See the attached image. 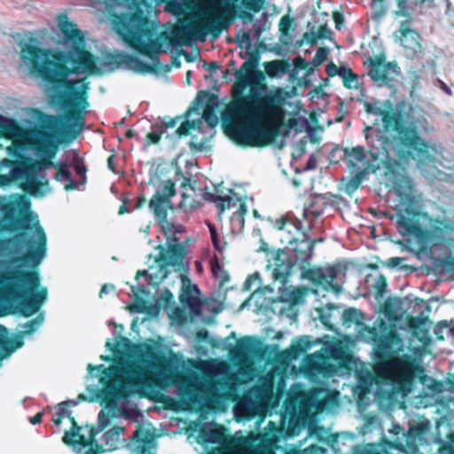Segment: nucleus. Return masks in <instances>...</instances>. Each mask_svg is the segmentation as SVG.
Returning a JSON list of instances; mask_svg holds the SVG:
<instances>
[{
  "instance_id": "f257e3e1",
  "label": "nucleus",
  "mask_w": 454,
  "mask_h": 454,
  "mask_svg": "<svg viewBox=\"0 0 454 454\" xmlns=\"http://www.w3.org/2000/svg\"><path fill=\"white\" fill-rule=\"evenodd\" d=\"M236 71L231 100L223 113L225 133L235 143L248 147H266L280 135L285 97L280 88L268 90L265 74L257 69L258 51Z\"/></svg>"
},
{
  "instance_id": "f03ea898",
  "label": "nucleus",
  "mask_w": 454,
  "mask_h": 454,
  "mask_svg": "<svg viewBox=\"0 0 454 454\" xmlns=\"http://www.w3.org/2000/svg\"><path fill=\"white\" fill-rule=\"evenodd\" d=\"M59 30L65 50H59V148L67 146L82 133L90 106V82L87 77L71 79L72 74H100L98 57L86 49L85 35L68 20L59 14ZM61 43L59 40V44Z\"/></svg>"
},
{
  "instance_id": "7ed1b4c3",
  "label": "nucleus",
  "mask_w": 454,
  "mask_h": 454,
  "mask_svg": "<svg viewBox=\"0 0 454 454\" xmlns=\"http://www.w3.org/2000/svg\"><path fill=\"white\" fill-rule=\"evenodd\" d=\"M16 254L11 262L0 261V308L9 313L28 317L37 313L47 298V290H38L40 278L35 271L22 269L37 266L45 255L46 235L38 221L34 231L15 235ZM7 329L0 325V349L8 348Z\"/></svg>"
},
{
  "instance_id": "20e7f679",
  "label": "nucleus",
  "mask_w": 454,
  "mask_h": 454,
  "mask_svg": "<svg viewBox=\"0 0 454 454\" xmlns=\"http://www.w3.org/2000/svg\"><path fill=\"white\" fill-rule=\"evenodd\" d=\"M359 336L374 345L373 372L365 371L358 375L361 386L368 388L373 383H410L414 374V363L408 356H395L403 350V340L394 325L378 318L375 326L364 325Z\"/></svg>"
},
{
  "instance_id": "39448f33",
  "label": "nucleus",
  "mask_w": 454,
  "mask_h": 454,
  "mask_svg": "<svg viewBox=\"0 0 454 454\" xmlns=\"http://www.w3.org/2000/svg\"><path fill=\"white\" fill-rule=\"evenodd\" d=\"M426 153L421 155L417 153H411L407 159H402L395 154V150L387 148V154H371L374 160H380L386 169L385 176L387 182L393 186L395 193L401 201L407 203L403 208L396 212L397 231L402 236L413 237L420 243H427L430 239L431 231L423 226L422 218H427V214L422 213L414 207V197L411 195L412 185L410 179L399 172L401 163H409L411 160L417 162L419 166H427L435 161L434 146L426 139Z\"/></svg>"
},
{
  "instance_id": "423d86ee",
  "label": "nucleus",
  "mask_w": 454,
  "mask_h": 454,
  "mask_svg": "<svg viewBox=\"0 0 454 454\" xmlns=\"http://www.w3.org/2000/svg\"><path fill=\"white\" fill-rule=\"evenodd\" d=\"M367 114L381 117L384 131L366 127L364 136L370 147V154L386 155L387 148L402 159H407L411 153H426L427 143L418 127L408 122L401 111L383 109L377 103H364Z\"/></svg>"
},
{
  "instance_id": "0eeeda50",
  "label": "nucleus",
  "mask_w": 454,
  "mask_h": 454,
  "mask_svg": "<svg viewBox=\"0 0 454 454\" xmlns=\"http://www.w3.org/2000/svg\"><path fill=\"white\" fill-rule=\"evenodd\" d=\"M176 194V184L170 179L162 181L148 202V207L167 239V246L157 247L159 254L155 262L159 267L160 279L166 278L169 274L168 267L174 268L175 270H183L186 267L184 261L188 254L187 247L178 242L175 237L176 234L184 232V228L168 219V210L174 209L171 199Z\"/></svg>"
},
{
  "instance_id": "6e6552de",
  "label": "nucleus",
  "mask_w": 454,
  "mask_h": 454,
  "mask_svg": "<svg viewBox=\"0 0 454 454\" xmlns=\"http://www.w3.org/2000/svg\"><path fill=\"white\" fill-rule=\"evenodd\" d=\"M115 27L125 43L153 61V64H148L137 56L123 54L121 56V63L141 74H154L161 70L160 60L157 56L161 51V43L157 40H152L153 31L150 27L149 19L145 14H123L115 21Z\"/></svg>"
},
{
  "instance_id": "1a4fd4ad",
  "label": "nucleus",
  "mask_w": 454,
  "mask_h": 454,
  "mask_svg": "<svg viewBox=\"0 0 454 454\" xmlns=\"http://www.w3.org/2000/svg\"><path fill=\"white\" fill-rule=\"evenodd\" d=\"M27 129L17 120L0 114V135L7 139L26 140L32 153L41 160H51L57 153V115L33 109Z\"/></svg>"
},
{
  "instance_id": "9d476101",
  "label": "nucleus",
  "mask_w": 454,
  "mask_h": 454,
  "mask_svg": "<svg viewBox=\"0 0 454 454\" xmlns=\"http://www.w3.org/2000/svg\"><path fill=\"white\" fill-rule=\"evenodd\" d=\"M20 59L28 74L44 84L49 105L57 109V48H43L42 42L28 35L19 43Z\"/></svg>"
},
{
  "instance_id": "9b49d317",
  "label": "nucleus",
  "mask_w": 454,
  "mask_h": 454,
  "mask_svg": "<svg viewBox=\"0 0 454 454\" xmlns=\"http://www.w3.org/2000/svg\"><path fill=\"white\" fill-rule=\"evenodd\" d=\"M207 5L200 13V19L190 26L173 30L178 43L187 44L192 36L204 41L207 34L214 39L232 22L236 8L229 0H206Z\"/></svg>"
},
{
  "instance_id": "f8f14e48",
  "label": "nucleus",
  "mask_w": 454,
  "mask_h": 454,
  "mask_svg": "<svg viewBox=\"0 0 454 454\" xmlns=\"http://www.w3.org/2000/svg\"><path fill=\"white\" fill-rule=\"evenodd\" d=\"M87 370L90 374L94 371H102L99 380L103 387L98 396L101 397V403H105L107 407H114L118 399L125 398L128 395L126 383L131 386H139L143 384L146 374L145 369L135 362L129 363L123 370L125 377L119 373L117 368H105L103 364H89Z\"/></svg>"
},
{
  "instance_id": "ddd939ff",
  "label": "nucleus",
  "mask_w": 454,
  "mask_h": 454,
  "mask_svg": "<svg viewBox=\"0 0 454 454\" xmlns=\"http://www.w3.org/2000/svg\"><path fill=\"white\" fill-rule=\"evenodd\" d=\"M87 167L79 151L65 150L64 155L59 160V182L64 183V189L70 192L79 189L87 182Z\"/></svg>"
},
{
  "instance_id": "4468645a",
  "label": "nucleus",
  "mask_w": 454,
  "mask_h": 454,
  "mask_svg": "<svg viewBox=\"0 0 454 454\" xmlns=\"http://www.w3.org/2000/svg\"><path fill=\"white\" fill-rule=\"evenodd\" d=\"M364 65L368 66V76L379 86H394L395 81L401 74L397 63L395 61L387 62L384 53L368 58Z\"/></svg>"
},
{
  "instance_id": "2eb2a0df",
  "label": "nucleus",
  "mask_w": 454,
  "mask_h": 454,
  "mask_svg": "<svg viewBox=\"0 0 454 454\" xmlns=\"http://www.w3.org/2000/svg\"><path fill=\"white\" fill-rule=\"evenodd\" d=\"M410 20L400 22L399 28L394 32L395 43H399L403 47L404 57L408 59H415L423 53L422 37L420 34L411 27Z\"/></svg>"
},
{
  "instance_id": "dca6fc26",
  "label": "nucleus",
  "mask_w": 454,
  "mask_h": 454,
  "mask_svg": "<svg viewBox=\"0 0 454 454\" xmlns=\"http://www.w3.org/2000/svg\"><path fill=\"white\" fill-rule=\"evenodd\" d=\"M184 410H192L201 403L200 387L198 378L183 372L173 376Z\"/></svg>"
},
{
  "instance_id": "f3484780",
  "label": "nucleus",
  "mask_w": 454,
  "mask_h": 454,
  "mask_svg": "<svg viewBox=\"0 0 454 454\" xmlns=\"http://www.w3.org/2000/svg\"><path fill=\"white\" fill-rule=\"evenodd\" d=\"M67 417L72 422V427L69 432H66L63 437V441L67 444L89 447L87 454H98L104 451L103 447L95 439L97 432L94 428L90 429L89 437H85L80 434L81 427L77 425L74 419L71 417V414H68Z\"/></svg>"
},
{
  "instance_id": "a211bd4d",
  "label": "nucleus",
  "mask_w": 454,
  "mask_h": 454,
  "mask_svg": "<svg viewBox=\"0 0 454 454\" xmlns=\"http://www.w3.org/2000/svg\"><path fill=\"white\" fill-rule=\"evenodd\" d=\"M344 154L348 158L350 172L359 171L369 174L376 173L380 168L379 165L371 162L363 146L345 148Z\"/></svg>"
},
{
  "instance_id": "6ab92c4d",
  "label": "nucleus",
  "mask_w": 454,
  "mask_h": 454,
  "mask_svg": "<svg viewBox=\"0 0 454 454\" xmlns=\"http://www.w3.org/2000/svg\"><path fill=\"white\" fill-rule=\"evenodd\" d=\"M300 270H301L302 277L312 283L318 286H332L333 288L335 287L333 286L334 280L341 271L340 265H333L325 270L319 267L311 268L310 266L308 268H300Z\"/></svg>"
},
{
  "instance_id": "aec40b11",
  "label": "nucleus",
  "mask_w": 454,
  "mask_h": 454,
  "mask_svg": "<svg viewBox=\"0 0 454 454\" xmlns=\"http://www.w3.org/2000/svg\"><path fill=\"white\" fill-rule=\"evenodd\" d=\"M286 243L292 247L295 262L299 268H308L311 264L313 244L309 243L308 234L302 232L301 239L288 237Z\"/></svg>"
},
{
  "instance_id": "412c9836",
  "label": "nucleus",
  "mask_w": 454,
  "mask_h": 454,
  "mask_svg": "<svg viewBox=\"0 0 454 454\" xmlns=\"http://www.w3.org/2000/svg\"><path fill=\"white\" fill-rule=\"evenodd\" d=\"M43 161H34L33 167L28 172V174L25 176L23 179L24 182L21 184V188L24 192L33 195H43V192H41V182L38 179V176L44 171L49 165L53 166L54 168H57V164H54L52 162H50V160H43Z\"/></svg>"
},
{
  "instance_id": "4be33fe9",
  "label": "nucleus",
  "mask_w": 454,
  "mask_h": 454,
  "mask_svg": "<svg viewBox=\"0 0 454 454\" xmlns=\"http://www.w3.org/2000/svg\"><path fill=\"white\" fill-rule=\"evenodd\" d=\"M422 430L419 427H412L407 432L403 433L401 438L395 437L389 445L401 451L415 454L419 450L417 440L420 436Z\"/></svg>"
},
{
  "instance_id": "5701e85b",
  "label": "nucleus",
  "mask_w": 454,
  "mask_h": 454,
  "mask_svg": "<svg viewBox=\"0 0 454 454\" xmlns=\"http://www.w3.org/2000/svg\"><path fill=\"white\" fill-rule=\"evenodd\" d=\"M273 276L283 285L286 283L293 270V262L289 254L282 249L278 250L273 257Z\"/></svg>"
},
{
  "instance_id": "b1692460",
  "label": "nucleus",
  "mask_w": 454,
  "mask_h": 454,
  "mask_svg": "<svg viewBox=\"0 0 454 454\" xmlns=\"http://www.w3.org/2000/svg\"><path fill=\"white\" fill-rule=\"evenodd\" d=\"M9 168L8 175L4 178L10 182L23 180L33 167V162L28 160H12L7 158L0 161V169Z\"/></svg>"
},
{
  "instance_id": "393cba45",
  "label": "nucleus",
  "mask_w": 454,
  "mask_h": 454,
  "mask_svg": "<svg viewBox=\"0 0 454 454\" xmlns=\"http://www.w3.org/2000/svg\"><path fill=\"white\" fill-rule=\"evenodd\" d=\"M259 340L252 336H244L237 340L236 346L230 349V355L238 360H244L258 352Z\"/></svg>"
},
{
  "instance_id": "a878e982",
  "label": "nucleus",
  "mask_w": 454,
  "mask_h": 454,
  "mask_svg": "<svg viewBox=\"0 0 454 454\" xmlns=\"http://www.w3.org/2000/svg\"><path fill=\"white\" fill-rule=\"evenodd\" d=\"M32 215H26L21 218L14 215L13 212L7 213L0 220V231H14L22 230L23 231H32Z\"/></svg>"
},
{
  "instance_id": "bb28decb",
  "label": "nucleus",
  "mask_w": 454,
  "mask_h": 454,
  "mask_svg": "<svg viewBox=\"0 0 454 454\" xmlns=\"http://www.w3.org/2000/svg\"><path fill=\"white\" fill-rule=\"evenodd\" d=\"M215 97L207 90H200L198 92L195 98V103L201 105L204 100H207L205 109L202 114V118L210 127H215L218 122V118L215 114L216 103L213 102Z\"/></svg>"
},
{
  "instance_id": "cd10ccee",
  "label": "nucleus",
  "mask_w": 454,
  "mask_h": 454,
  "mask_svg": "<svg viewBox=\"0 0 454 454\" xmlns=\"http://www.w3.org/2000/svg\"><path fill=\"white\" fill-rule=\"evenodd\" d=\"M181 188L184 190L182 192V199L179 203V207L184 210H192L197 208L200 206L199 201L192 198V194L188 192L190 190L192 193L195 192V188L191 183V178L184 176L181 183Z\"/></svg>"
},
{
  "instance_id": "c85d7f7f",
  "label": "nucleus",
  "mask_w": 454,
  "mask_h": 454,
  "mask_svg": "<svg viewBox=\"0 0 454 454\" xmlns=\"http://www.w3.org/2000/svg\"><path fill=\"white\" fill-rule=\"evenodd\" d=\"M183 288L179 295V301L183 306L192 307L196 303L194 294H199L200 290L197 286L191 285L190 279L186 276H182Z\"/></svg>"
},
{
  "instance_id": "c756f323",
  "label": "nucleus",
  "mask_w": 454,
  "mask_h": 454,
  "mask_svg": "<svg viewBox=\"0 0 454 454\" xmlns=\"http://www.w3.org/2000/svg\"><path fill=\"white\" fill-rule=\"evenodd\" d=\"M300 222L288 215H282L274 222V228L278 231H286L290 237L298 233L301 230Z\"/></svg>"
},
{
  "instance_id": "7c9ffc66",
  "label": "nucleus",
  "mask_w": 454,
  "mask_h": 454,
  "mask_svg": "<svg viewBox=\"0 0 454 454\" xmlns=\"http://www.w3.org/2000/svg\"><path fill=\"white\" fill-rule=\"evenodd\" d=\"M397 9L394 12L395 16L403 17L412 21V12L423 0H395Z\"/></svg>"
},
{
  "instance_id": "2f4dec72",
  "label": "nucleus",
  "mask_w": 454,
  "mask_h": 454,
  "mask_svg": "<svg viewBox=\"0 0 454 454\" xmlns=\"http://www.w3.org/2000/svg\"><path fill=\"white\" fill-rule=\"evenodd\" d=\"M265 72L270 77H275L278 74H286L289 70V64L284 59H276L263 63Z\"/></svg>"
},
{
  "instance_id": "473e14b6",
  "label": "nucleus",
  "mask_w": 454,
  "mask_h": 454,
  "mask_svg": "<svg viewBox=\"0 0 454 454\" xmlns=\"http://www.w3.org/2000/svg\"><path fill=\"white\" fill-rule=\"evenodd\" d=\"M206 195L211 201L215 203L219 214H223L226 208L235 207L237 203L240 201L239 198L234 199L233 197L231 196L223 197L212 193H207Z\"/></svg>"
},
{
  "instance_id": "72a5a7b5",
  "label": "nucleus",
  "mask_w": 454,
  "mask_h": 454,
  "mask_svg": "<svg viewBox=\"0 0 454 454\" xmlns=\"http://www.w3.org/2000/svg\"><path fill=\"white\" fill-rule=\"evenodd\" d=\"M44 317L42 313L38 314L35 318L28 320L23 325H20V327L23 330L20 331L18 336L23 338L25 336L32 334L35 332L43 323Z\"/></svg>"
},
{
  "instance_id": "f704fd0d",
  "label": "nucleus",
  "mask_w": 454,
  "mask_h": 454,
  "mask_svg": "<svg viewBox=\"0 0 454 454\" xmlns=\"http://www.w3.org/2000/svg\"><path fill=\"white\" fill-rule=\"evenodd\" d=\"M340 78L342 79L343 86L345 88L349 90L358 88V75L355 74L350 67H342V74Z\"/></svg>"
},
{
  "instance_id": "c9c22d12",
  "label": "nucleus",
  "mask_w": 454,
  "mask_h": 454,
  "mask_svg": "<svg viewBox=\"0 0 454 454\" xmlns=\"http://www.w3.org/2000/svg\"><path fill=\"white\" fill-rule=\"evenodd\" d=\"M195 129L194 121H184L181 125L176 129L174 135H167V138H169L173 142L176 139H180L183 137H186L190 134L191 130Z\"/></svg>"
},
{
  "instance_id": "e433bc0d",
  "label": "nucleus",
  "mask_w": 454,
  "mask_h": 454,
  "mask_svg": "<svg viewBox=\"0 0 454 454\" xmlns=\"http://www.w3.org/2000/svg\"><path fill=\"white\" fill-rule=\"evenodd\" d=\"M350 173L353 174V176L348 180L345 188L346 192L348 194L353 193L361 186L365 176L367 175V173L359 171H354Z\"/></svg>"
},
{
  "instance_id": "4c0bfd02",
  "label": "nucleus",
  "mask_w": 454,
  "mask_h": 454,
  "mask_svg": "<svg viewBox=\"0 0 454 454\" xmlns=\"http://www.w3.org/2000/svg\"><path fill=\"white\" fill-rule=\"evenodd\" d=\"M308 348V341L299 340L296 343L292 344L291 347L286 351V356L290 359H296L298 356L305 353Z\"/></svg>"
},
{
  "instance_id": "58836bf2",
  "label": "nucleus",
  "mask_w": 454,
  "mask_h": 454,
  "mask_svg": "<svg viewBox=\"0 0 454 454\" xmlns=\"http://www.w3.org/2000/svg\"><path fill=\"white\" fill-rule=\"evenodd\" d=\"M439 448L436 454H454V431L447 434L446 441L439 439Z\"/></svg>"
},
{
  "instance_id": "ea45409f",
  "label": "nucleus",
  "mask_w": 454,
  "mask_h": 454,
  "mask_svg": "<svg viewBox=\"0 0 454 454\" xmlns=\"http://www.w3.org/2000/svg\"><path fill=\"white\" fill-rule=\"evenodd\" d=\"M164 133L163 126H160L158 123L152 125V130L147 133L145 137V145L158 144Z\"/></svg>"
},
{
  "instance_id": "a19ab883",
  "label": "nucleus",
  "mask_w": 454,
  "mask_h": 454,
  "mask_svg": "<svg viewBox=\"0 0 454 454\" xmlns=\"http://www.w3.org/2000/svg\"><path fill=\"white\" fill-rule=\"evenodd\" d=\"M372 18L373 20H380L387 12L385 0H372L371 2Z\"/></svg>"
},
{
  "instance_id": "79ce46f5",
  "label": "nucleus",
  "mask_w": 454,
  "mask_h": 454,
  "mask_svg": "<svg viewBox=\"0 0 454 454\" xmlns=\"http://www.w3.org/2000/svg\"><path fill=\"white\" fill-rule=\"evenodd\" d=\"M317 204H321V206L315 209L311 208V210H310V213L314 217L319 216L322 214L324 207L327 205L325 194V195L320 194V195L315 196L313 203L311 205V207H313L314 205H317Z\"/></svg>"
},
{
  "instance_id": "37998d69",
  "label": "nucleus",
  "mask_w": 454,
  "mask_h": 454,
  "mask_svg": "<svg viewBox=\"0 0 454 454\" xmlns=\"http://www.w3.org/2000/svg\"><path fill=\"white\" fill-rule=\"evenodd\" d=\"M328 54H329L328 48H326V47L318 48L315 56L313 57V59L311 60V64L314 67H318V66L322 65L327 59Z\"/></svg>"
},
{
  "instance_id": "c03bdc74",
  "label": "nucleus",
  "mask_w": 454,
  "mask_h": 454,
  "mask_svg": "<svg viewBox=\"0 0 454 454\" xmlns=\"http://www.w3.org/2000/svg\"><path fill=\"white\" fill-rule=\"evenodd\" d=\"M239 0H233V2H239ZM242 6L253 12H260L262 8V0H241Z\"/></svg>"
},
{
  "instance_id": "a18cd8bd",
  "label": "nucleus",
  "mask_w": 454,
  "mask_h": 454,
  "mask_svg": "<svg viewBox=\"0 0 454 454\" xmlns=\"http://www.w3.org/2000/svg\"><path fill=\"white\" fill-rule=\"evenodd\" d=\"M223 430L224 428L223 427L215 429H211L208 432V436L207 438V442H212V443H218L222 441L223 438Z\"/></svg>"
},
{
  "instance_id": "49530a36",
  "label": "nucleus",
  "mask_w": 454,
  "mask_h": 454,
  "mask_svg": "<svg viewBox=\"0 0 454 454\" xmlns=\"http://www.w3.org/2000/svg\"><path fill=\"white\" fill-rule=\"evenodd\" d=\"M211 270L213 275L217 278L218 277V271H223V276L222 277V283H224L226 280H228L229 277L226 271H223L220 266L219 261L217 257H215V260L211 262Z\"/></svg>"
},
{
  "instance_id": "de8ad7c7",
  "label": "nucleus",
  "mask_w": 454,
  "mask_h": 454,
  "mask_svg": "<svg viewBox=\"0 0 454 454\" xmlns=\"http://www.w3.org/2000/svg\"><path fill=\"white\" fill-rule=\"evenodd\" d=\"M294 20L289 15H285L280 19L279 21V31L283 35H286L293 23Z\"/></svg>"
},
{
  "instance_id": "09e8293b",
  "label": "nucleus",
  "mask_w": 454,
  "mask_h": 454,
  "mask_svg": "<svg viewBox=\"0 0 454 454\" xmlns=\"http://www.w3.org/2000/svg\"><path fill=\"white\" fill-rule=\"evenodd\" d=\"M360 316V312L353 308L346 309L343 313V318L346 322H357Z\"/></svg>"
},
{
  "instance_id": "8fccbe9b",
  "label": "nucleus",
  "mask_w": 454,
  "mask_h": 454,
  "mask_svg": "<svg viewBox=\"0 0 454 454\" xmlns=\"http://www.w3.org/2000/svg\"><path fill=\"white\" fill-rule=\"evenodd\" d=\"M343 67H337L333 62H330L325 67V73L328 76L333 77L335 75L341 76Z\"/></svg>"
},
{
  "instance_id": "3c124183",
  "label": "nucleus",
  "mask_w": 454,
  "mask_h": 454,
  "mask_svg": "<svg viewBox=\"0 0 454 454\" xmlns=\"http://www.w3.org/2000/svg\"><path fill=\"white\" fill-rule=\"evenodd\" d=\"M209 231L214 247L218 251H222L223 248L219 244V237L215 226L213 224H209Z\"/></svg>"
},
{
  "instance_id": "603ef678",
  "label": "nucleus",
  "mask_w": 454,
  "mask_h": 454,
  "mask_svg": "<svg viewBox=\"0 0 454 454\" xmlns=\"http://www.w3.org/2000/svg\"><path fill=\"white\" fill-rule=\"evenodd\" d=\"M387 284L386 278L383 275H380L379 277V278L377 279V282L375 285L377 294H379V295L383 294L387 290Z\"/></svg>"
},
{
  "instance_id": "864d4df0",
  "label": "nucleus",
  "mask_w": 454,
  "mask_h": 454,
  "mask_svg": "<svg viewBox=\"0 0 454 454\" xmlns=\"http://www.w3.org/2000/svg\"><path fill=\"white\" fill-rule=\"evenodd\" d=\"M317 39H329L332 35V31L327 27L326 25L319 26L316 32Z\"/></svg>"
},
{
  "instance_id": "5fc2aeb1",
  "label": "nucleus",
  "mask_w": 454,
  "mask_h": 454,
  "mask_svg": "<svg viewBox=\"0 0 454 454\" xmlns=\"http://www.w3.org/2000/svg\"><path fill=\"white\" fill-rule=\"evenodd\" d=\"M294 66L298 70H303L306 69L308 67V62L305 59L301 58V56L295 57L293 60Z\"/></svg>"
},
{
  "instance_id": "6e6d98bb",
  "label": "nucleus",
  "mask_w": 454,
  "mask_h": 454,
  "mask_svg": "<svg viewBox=\"0 0 454 454\" xmlns=\"http://www.w3.org/2000/svg\"><path fill=\"white\" fill-rule=\"evenodd\" d=\"M110 422L109 415L106 414L104 411H100L98 414V424L102 429L106 428Z\"/></svg>"
},
{
  "instance_id": "4d7b16f0",
  "label": "nucleus",
  "mask_w": 454,
  "mask_h": 454,
  "mask_svg": "<svg viewBox=\"0 0 454 454\" xmlns=\"http://www.w3.org/2000/svg\"><path fill=\"white\" fill-rule=\"evenodd\" d=\"M260 280V275L259 273H254V274H251L247 277V278L246 279L245 283H244V286L247 290H251L252 288V284L255 281H259Z\"/></svg>"
},
{
  "instance_id": "13d9d810",
  "label": "nucleus",
  "mask_w": 454,
  "mask_h": 454,
  "mask_svg": "<svg viewBox=\"0 0 454 454\" xmlns=\"http://www.w3.org/2000/svg\"><path fill=\"white\" fill-rule=\"evenodd\" d=\"M303 39L310 45L315 44L317 42V34L314 31L305 32L303 34Z\"/></svg>"
},
{
  "instance_id": "bf43d9fd",
  "label": "nucleus",
  "mask_w": 454,
  "mask_h": 454,
  "mask_svg": "<svg viewBox=\"0 0 454 454\" xmlns=\"http://www.w3.org/2000/svg\"><path fill=\"white\" fill-rule=\"evenodd\" d=\"M179 118L176 117V118H171L169 119L168 121H162L160 124H159L160 126H163V130L166 131V129L168 128H174L176 124H177V121H178Z\"/></svg>"
},
{
  "instance_id": "052dcab7",
  "label": "nucleus",
  "mask_w": 454,
  "mask_h": 454,
  "mask_svg": "<svg viewBox=\"0 0 454 454\" xmlns=\"http://www.w3.org/2000/svg\"><path fill=\"white\" fill-rule=\"evenodd\" d=\"M161 299L166 305H168L173 301L174 296L168 289H165L161 294Z\"/></svg>"
},
{
  "instance_id": "680f3d73",
  "label": "nucleus",
  "mask_w": 454,
  "mask_h": 454,
  "mask_svg": "<svg viewBox=\"0 0 454 454\" xmlns=\"http://www.w3.org/2000/svg\"><path fill=\"white\" fill-rule=\"evenodd\" d=\"M114 285L105 284L101 287V290L99 292V297L103 298L104 295L109 294L110 292H114Z\"/></svg>"
},
{
  "instance_id": "e2e57ef3",
  "label": "nucleus",
  "mask_w": 454,
  "mask_h": 454,
  "mask_svg": "<svg viewBox=\"0 0 454 454\" xmlns=\"http://www.w3.org/2000/svg\"><path fill=\"white\" fill-rule=\"evenodd\" d=\"M203 67L210 72H215L220 68V65L216 61H212L210 63L204 62Z\"/></svg>"
},
{
  "instance_id": "0e129e2a",
  "label": "nucleus",
  "mask_w": 454,
  "mask_h": 454,
  "mask_svg": "<svg viewBox=\"0 0 454 454\" xmlns=\"http://www.w3.org/2000/svg\"><path fill=\"white\" fill-rule=\"evenodd\" d=\"M247 212V207L244 200L240 199V201H239V208L237 210V214L243 217Z\"/></svg>"
},
{
  "instance_id": "69168bd1",
  "label": "nucleus",
  "mask_w": 454,
  "mask_h": 454,
  "mask_svg": "<svg viewBox=\"0 0 454 454\" xmlns=\"http://www.w3.org/2000/svg\"><path fill=\"white\" fill-rule=\"evenodd\" d=\"M43 416V412H38L35 416L29 418V422L33 425L40 424L42 422Z\"/></svg>"
},
{
  "instance_id": "338daca9",
  "label": "nucleus",
  "mask_w": 454,
  "mask_h": 454,
  "mask_svg": "<svg viewBox=\"0 0 454 454\" xmlns=\"http://www.w3.org/2000/svg\"><path fill=\"white\" fill-rule=\"evenodd\" d=\"M403 260V259L402 257H392L388 260L387 265L390 267H397L401 264Z\"/></svg>"
},
{
  "instance_id": "774afa93",
  "label": "nucleus",
  "mask_w": 454,
  "mask_h": 454,
  "mask_svg": "<svg viewBox=\"0 0 454 454\" xmlns=\"http://www.w3.org/2000/svg\"><path fill=\"white\" fill-rule=\"evenodd\" d=\"M114 159H115V154L114 153H112L108 159H107V167L108 168L114 172V173H116V170H115V167H114Z\"/></svg>"
}]
</instances>
